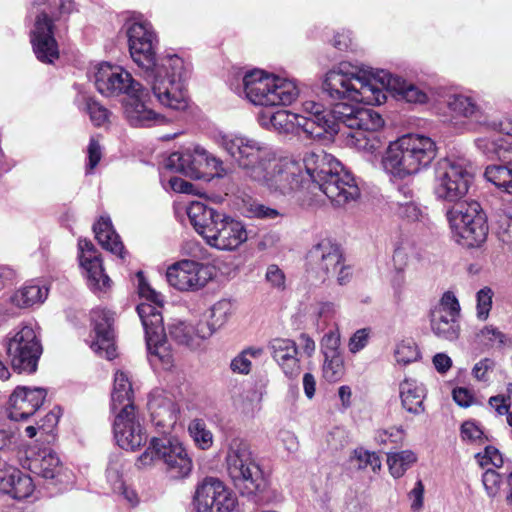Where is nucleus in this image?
<instances>
[{"mask_svg":"<svg viewBox=\"0 0 512 512\" xmlns=\"http://www.w3.org/2000/svg\"><path fill=\"white\" fill-rule=\"evenodd\" d=\"M482 482L489 497L494 498L498 495L502 482V477L498 472L487 469L482 476Z\"/></svg>","mask_w":512,"mask_h":512,"instance_id":"53","label":"nucleus"},{"mask_svg":"<svg viewBox=\"0 0 512 512\" xmlns=\"http://www.w3.org/2000/svg\"><path fill=\"white\" fill-rule=\"evenodd\" d=\"M34 489L32 478L10 462L3 470H0V492L21 500L31 496Z\"/></svg>","mask_w":512,"mask_h":512,"instance_id":"26","label":"nucleus"},{"mask_svg":"<svg viewBox=\"0 0 512 512\" xmlns=\"http://www.w3.org/2000/svg\"><path fill=\"white\" fill-rule=\"evenodd\" d=\"M326 196L336 207H343L360 196V190L352 174L342 166L327 179L317 183H311L308 190H298L296 203L303 208H314L324 202Z\"/></svg>","mask_w":512,"mask_h":512,"instance_id":"12","label":"nucleus"},{"mask_svg":"<svg viewBox=\"0 0 512 512\" xmlns=\"http://www.w3.org/2000/svg\"><path fill=\"white\" fill-rule=\"evenodd\" d=\"M266 280L278 289H283L285 286V275L283 271L275 264L268 266L266 271Z\"/></svg>","mask_w":512,"mask_h":512,"instance_id":"64","label":"nucleus"},{"mask_svg":"<svg viewBox=\"0 0 512 512\" xmlns=\"http://www.w3.org/2000/svg\"><path fill=\"white\" fill-rule=\"evenodd\" d=\"M88 162L86 165V174L92 173L94 168L98 165V163L101 160L102 153H101V147L94 138L90 139L89 145H88Z\"/></svg>","mask_w":512,"mask_h":512,"instance_id":"60","label":"nucleus"},{"mask_svg":"<svg viewBox=\"0 0 512 512\" xmlns=\"http://www.w3.org/2000/svg\"><path fill=\"white\" fill-rule=\"evenodd\" d=\"M447 105L456 116L474 118L480 122V109L471 97L461 94L452 95L449 97Z\"/></svg>","mask_w":512,"mask_h":512,"instance_id":"38","label":"nucleus"},{"mask_svg":"<svg viewBox=\"0 0 512 512\" xmlns=\"http://www.w3.org/2000/svg\"><path fill=\"white\" fill-rule=\"evenodd\" d=\"M496 236L498 240L512 248V215L501 214L496 222Z\"/></svg>","mask_w":512,"mask_h":512,"instance_id":"48","label":"nucleus"},{"mask_svg":"<svg viewBox=\"0 0 512 512\" xmlns=\"http://www.w3.org/2000/svg\"><path fill=\"white\" fill-rule=\"evenodd\" d=\"M242 92L252 104L266 107L290 105L299 96L293 80L257 69L243 76Z\"/></svg>","mask_w":512,"mask_h":512,"instance_id":"10","label":"nucleus"},{"mask_svg":"<svg viewBox=\"0 0 512 512\" xmlns=\"http://www.w3.org/2000/svg\"><path fill=\"white\" fill-rule=\"evenodd\" d=\"M213 333L214 328L208 321H199L196 325L177 321L169 326L171 338L190 348L198 347L201 340L211 337Z\"/></svg>","mask_w":512,"mask_h":512,"instance_id":"28","label":"nucleus"},{"mask_svg":"<svg viewBox=\"0 0 512 512\" xmlns=\"http://www.w3.org/2000/svg\"><path fill=\"white\" fill-rule=\"evenodd\" d=\"M166 167L196 179H200L206 173V169H210L212 175L219 177L226 173L223 162L200 146L172 153L166 161Z\"/></svg>","mask_w":512,"mask_h":512,"instance_id":"17","label":"nucleus"},{"mask_svg":"<svg viewBox=\"0 0 512 512\" xmlns=\"http://www.w3.org/2000/svg\"><path fill=\"white\" fill-rule=\"evenodd\" d=\"M370 337V330L367 328L357 330L349 340V350L352 353L361 351L367 344Z\"/></svg>","mask_w":512,"mask_h":512,"instance_id":"59","label":"nucleus"},{"mask_svg":"<svg viewBox=\"0 0 512 512\" xmlns=\"http://www.w3.org/2000/svg\"><path fill=\"white\" fill-rule=\"evenodd\" d=\"M151 421L161 434H168L178 420L179 408L173 399L162 394H154L148 402Z\"/></svg>","mask_w":512,"mask_h":512,"instance_id":"25","label":"nucleus"},{"mask_svg":"<svg viewBox=\"0 0 512 512\" xmlns=\"http://www.w3.org/2000/svg\"><path fill=\"white\" fill-rule=\"evenodd\" d=\"M259 123L266 129H273L279 133H296L308 130L311 122H304L301 115L287 110H278L272 114L261 113Z\"/></svg>","mask_w":512,"mask_h":512,"instance_id":"30","label":"nucleus"},{"mask_svg":"<svg viewBox=\"0 0 512 512\" xmlns=\"http://www.w3.org/2000/svg\"><path fill=\"white\" fill-rule=\"evenodd\" d=\"M493 292L489 287L480 289L476 294L477 300V317L484 321L488 318L492 307Z\"/></svg>","mask_w":512,"mask_h":512,"instance_id":"51","label":"nucleus"},{"mask_svg":"<svg viewBox=\"0 0 512 512\" xmlns=\"http://www.w3.org/2000/svg\"><path fill=\"white\" fill-rule=\"evenodd\" d=\"M95 237L98 243L106 250L124 259L125 250L119 235L113 229L111 220L108 217H101L93 226Z\"/></svg>","mask_w":512,"mask_h":512,"instance_id":"33","label":"nucleus"},{"mask_svg":"<svg viewBox=\"0 0 512 512\" xmlns=\"http://www.w3.org/2000/svg\"><path fill=\"white\" fill-rule=\"evenodd\" d=\"M6 351L14 370L33 373L42 354V345L35 327L23 324L6 338Z\"/></svg>","mask_w":512,"mask_h":512,"instance_id":"16","label":"nucleus"},{"mask_svg":"<svg viewBox=\"0 0 512 512\" xmlns=\"http://www.w3.org/2000/svg\"><path fill=\"white\" fill-rule=\"evenodd\" d=\"M395 212L408 221H417L421 216V209L414 199L408 201L396 200Z\"/></svg>","mask_w":512,"mask_h":512,"instance_id":"50","label":"nucleus"},{"mask_svg":"<svg viewBox=\"0 0 512 512\" xmlns=\"http://www.w3.org/2000/svg\"><path fill=\"white\" fill-rule=\"evenodd\" d=\"M435 309L443 310L449 313V315L458 317L460 312V305L454 293L448 291L443 294L439 305Z\"/></svg>","mask_w":512,"mask_h":512,"instance_id":"57","label":"nucleus"},{"mask_svg":"<svg viewBox=\"0 0 512 512\" xmlns=\"http://www.w3.org/2000/svg\"><path fill=\"white\" fill-rule=\"evenodd\" d=\"M483 431L472 421H466L461 426V437L465 441L476 442L481 440Z\"/></svg>","mask_w":512,"mask_h":512,"instance_id":"63","label":"nucleus"},{"mask_svg":"<svg viewBox=\"0 0 512 512\" xmlns=\"http://www.w3.org/2000/svg\"><path fill=\"white\" fill-rule=\"evenodd\" d=\"M78 249L80 264L89 263V261L99 258L96 248L90 240L79 239Z\"/></svg>","mask_w":512,"mask_h":512,"instance_id":"61","label":"nucleus"},{"mask_svg":"<svg viewBox=\"0 0 512 512\" xmlns=\"http://www.w3.org/2000/svg\"><path fill=\"white\" fill-rule=\"evenodd\" d=\"M476 146L489 159H498L503 163L512 162V142L509 138L501 136L478 138Z\"/></svg>","mask_w":512,"mask_h":512,"instance_id":"34","label":"nucleus"},{"mask_svg":"<svg viewBox=\"0 0 512 512\" xmlns=\"http://www.w3.org/2000/svg\"><path fill=\"white\" fill-rule=\"evenodd\" d=\"M476 457L478 458L479 464L481 466L492 464L494 467L500 468L503 466L504 463L502 454L497 448L493 446H487L485 448L484 454L481 455L479 453L476 455Z\"/></svg>","mask_w":512,"mask_h":512,"instance_id":"55","label":"nucleus"},{"mask_svg":"<svg viewBox=\"0 0 512 512\" xmlns=\"http://www.w3.org/2000/svg\"><path fill=\"white\" fill-rule=\"evenodd\" d=\"M408 498L412 511L420 512L424 505V485L421 480H418L414 488L408 493Z\"/></svg>","mask_w":512,"mask_h":512,"instance_id":"62","label":"nucleus"},{"mask_svg":"<svg viewBox=\"0 0 512 512\" xmlns=\"http://www.w3.org/2000/svg\"><path fill=\"white\" fill-rule=\"evenodd\" d=\"M94 84L103 96L125 94V116L134 127H150L159 121L160 115L148 107L151 95L148 89L134 80L129 72L120 66L100 63L94 73Z\"/></svg>","mask_w":512,"mask_h":512,"instance_id":"4","label":"nucleus"},{"mask_svg":"<svg viewBox=\"0 0 512 512\" xmlns=\"http://www.w3.org/2000/svg\"><path fill=\"white\" fill-rule=\"evenodd\" d=\"M447 219L456 241L466 247H477L487 237L486 215L476 201L458 202L447 211Z\"/></svg>","mask_w":512,"mask_h":512,"instance_id":"15","label":"nucleus"},{"mask_svg":"<svg viewBox=\"0 0 512 512\" xmlns=\"http://www.w3.org/2000/svg\"><path fill=\"white\" fill-rule=\"evenodd\" d=\"M262 355V348L245 349L231 361L230 368L234 373L248 374L251 370L252 359H258Z\"/></svg>","mask_w":512,"mask_h":512,"instance_id":"44","label":"nucleus"},{"mask_svg":"<svg viewBox=\"0 0 512 512\" xmlns=\"http://www.w3.org/2000/svg\"><path fill=\"white\" fill-rule=\"evenodd\" d=\"M394 356L397 363L407 365L418 359L419 352L413 341H402L397 344Z\"/></svg>","mask_w":512,"mask_h":512,"instance_id":"47","label":"nucleus"},{"mask_svg":"<svg viewBox=\"0 0 512 512\" xmlns=\"http://www.w3.org/2000/svg\"><path fill=\"white\" fill-rule=\"evenodd\" d=\"M47 397L42 387L17 386L9 397V417L11 420H26L34 415Z\"/></svg>","mask_w":512,"mask_h":512,"instance_id":"23","label":"nucleus"},{"mask_svg":"<svg viewBox=\"0 0 512 512\" xmlns=\"http://www.w3.org/2000/svg\"><path fill=\"white\" fill-rule=\"evenodd\" d=\"M475 166L464 156H448L435 166L434 195L438 200L458 203L473 183Z\"/></svg>","mask_w":512,"mask_h":512,"instance_id":"11","label":"nucleus"},{"mask_svg":"<svg viewBox=\"0 0 512 512\" xmlns=\"http://www.w3.org/2000/svg\"><path fill=\"white\" fill-rule=\"evenodd\" d=\"M216 142L245 176L271 190V172L281 160L269 144L244 134H221Z\"/></svg>","mask_w":512,"mask_h":512,"instance_id":"7","label":"nucleus"},{"mask_svg":"<svg viewBox=\"0 0 512 512\" xmlns=\"http://www.w3.org/2000/svg\"><path fill=\"white\" fill-rule=\"evenodd\" d=\"M437 156L433 139L421 134H406L389 143L381 165L393 179L404 180L427 169Z\"/></svg>","mask_w":512,"mask_h":512,"instance_id":"6","label":"nucleus"},{"mask_svg":"<svg viewBox=\"0 0 512 512\" xmlns=\"http://www.w3.org/2000/svg\"><path fill=\"white\" fill-rule=\"evenodd\" d=\"M211 326L214 332L221 327L233 313V305L229 300L223 299L216 302L210 310Z\"/></svg>","mask_w":512,"mask_h":512,"instance_id":"45","label":"nucleus"},{"mask_svg":"<svg viewBox=\"0 0 512 512\" xmlns=\"http://www.w3.org/2000/svg\"><path fill=\"white\" fill-rule=\"evenodd\" d=\"M168 283L179 291H197L213 278L212 268L193 260H181L166 272Z\"/></svg>","mask_w":512,"mask_h":512,"instance_id":"19","label":"nucleus"},{"mask_svg":"<svg viewBox=\"0 0 512 512\" xmlns=\"http://www.w3.org/2000/svg\"><path fill=\"white\" fill-rule=\"evenodd\" d=\"M138 292L145 301L137 305V313L141 319L147 349L152 356H155L165 366L170 367L173 359L165 342V328L163 317L160 312L162 297L146 282L143 273L138 272Z\"/></svg>","mask_w":512,"mask_h":512,"instance_id":"9","label":"nucleus"},{"mask_svg":"<svg viewBox=\"0 0 512 512\" xmlns=\"http://www.w3.org/2000/svg\"><path fill=\"white\" fill-rule=\"evenodd\" d=\"M340 337L335 332H329L324 335L321 346L324 357L340 355L339 353Z\"/></svg>","mask_w":512,"mask_h":512,"instance_id":"56","label":"nucleus"},{"mask_svg":"<svg viewBox=\"0 0 512 512\" xmlns=\"http://www.w3.org/2000/svg\"><path fill=\"white\" fill-rule=\"evenodd\" d=\"M417 461L416 454L411 450H402L387 454V465L392 477H402Z\"/></svg>","mask_w":512,"mask_h":512,"instance_id":"40","label":"nucleus"},{"mask_svg":"<svg viewBox=\"0 0 512 512\" xmlns=\"http://www.w3.org/2000/svg\"><path fill=\"white\" fill-rule=\"evenodd\" d=\"M188 431L196 446L207 450L213 445V434L201 419H194L188 426Z\"/></svg>","mask_w":512,"mask_h":512,"instance_id":"43","label":"nucleus"},{"mask_svg":"<svg viewBox=\"0 0 512 512\" xmlns=\"http://www.w3.org/2000/svg\"><path fill=\"white\" fill-rule=\"evenodd\" d=\"M156 461H161L166 472L174 479L188 477L193 469V460L188 450L176 438L153 437L136 464L144 468L152 466Z\"/></svg>","mask_w":512,"mask_h":512,"instance_id":"14","label":"nucleus"},{"mask_svg":"<svg viewBox=\"0 0 512 512\" xmlns=\"http://www.w3.org/2000/svg\"><path fill=\"white\" fill-rule=\"evenodd\" d=\"M124 462L119 456L111 457L106 471L108 482L114 490H117L119 484H124L122 479Z\"/></svg>","mask_w":512,"mask_h":512,"instance_id":"49","label":"nucleus"},{"mask_svg":"<svg viewBox=\"0 0 512 512\" xmlns=\"http://www.w3.org/2000/svg\"><path fill=\"white\" fill-rule=\"evenodd\" d=\"M91 320L95 332V340L90 345L91 349L100 356L113 359L116 352L112 328L114 314L104 308H95L91 311Z\"/></svg>","mask_w":512,"mask_h":512,"instance_id":"24","label":"nucleus"},{"mask_svg":"<svg viewBox=\"0 0 512 512\" xmlns=\"http://www.w3.org/2000/svg\"><path fill=\"white\" fill-rule=\"evenodd\" d=\"M194 504L197 512H235V493L216 477H205L195 490Z\"/></svg>","mask_w":512,"mask_h":512,"instance_id":"18","label":"nucleus"},{"mask_svg":"<svg viewBox=\"0 0 512 512\" xmlns=\"http://www.w3.org/2000/svg\"><path fill=\"white\" fill-rule=\"evenodd\" d=\"M344 374V362L341 355L325 357L323 377L329 382H337Z\"/></svg>","mask_w":512,"mask_h":512,"instance_id":"46","label":"nucleus"},{"mask_svg":"<svg viewBox=\"0 0 512 512\" xmlns=\"http://www.w3.org/2000/svg\"><path fill=\"white\" fill-rule=\"evenodd\" d=\"M80 265L86 271L88 284L92 289L102 290L109 286L110 278L104 273L100 258Z\"/></svg>","mask_w":512,"mask_h":512,"instance_id":"41","label":"nucleus"},{"mask_svg":"<svg viewBox=\"0 0 512 512\" xmlns=\"http://www.w3.org/2000/svg\"><path fill=\"white\" fill-rule=\"evenodd\" d=\"M357 460L359 461V468L365 469L370 467L373 472H377L381 469V459L375 452L368 450L359 449L355 451Z\"/></svg>","mask_w":512,"mask_h":512,"instance_id":"52","label":"nucleus"},{"mask_svg":"<svg viewBox=\"0 0 512 512\" xmlns=\"http://www.w3.org/2000/svg\"><path fill=\"white\" fill-rule=\"evenodd\" d=\"M421 260L420 249L409 238H400L394 248L393 263L397 270L415 266Z\"/></svg>","mask_w":512,"mask_h":512,"instance_id":"37","label":"nucleus"},{"mask_svg":"<svg viewBox=\"0 0 512 512\" xmlns=\"http://www.w3.org/2000/svg\"><path fill=\"white\" fill-rule=\"evenodd\" d=\"M33 51L38 60L53 63L59 57V49L54 37V24L46 12L36 15L33 29L30 32Z\"/></svg>","mask_w":512,"mask_h":512,"instance_id":"22","label":"nucleus"},{"mask_svg":"<svg viewBox=\"0 0 512 512\" xmlns=\"http://www.w3.org/2000/svg\"><path fill=\"white\" fill-rule=\"evenodd\" d=\"M48 296V288L29 282L19 288L10 297V301L18 308H29L42 304Z\"/></svg>","mask_w":512,"mask_h":512,"instance_id":"35","label":"nucleus"},{"mask_svg":"<svg viewBox=\"0 0 512 512\" xmlns=\"http://www.w3.org/2000/svg\"><path fill=\"white\" fill-rule=\"evenodd\" d=\"M338 308V305L334 302H319L314 307V314L317 316L318 319L326 322L333 319L336 316Z\"/></svg>","mask_w":512,"mask_h":512,"instance_id":"58","label":"nucleus"},{"mask_svg":"<svg viewBox=\"0 0 512 512\" xmlns=\"http://www.w3.org/2000/svg\"><path fill=\"white\" fill-rule=\"evenodd\" d=\"M186 212L196 232L213 248L234 251L248 240V231L240 220L202 202H192Z\"/></svg>","mask_w":512,"mask_h":512,"instance_id":"8","label":"nucleus"},{"mask_svg":"<svg viewBox=\"0 0 512 512\" xmlns=\"http://www.w3.org/2000/svg\"><path fill=\"white\" fill-rule=\"evenodd\" d=\"M269 347L273 359L289 378H296L301 372L298 358V348L291 339L274 338L270 341Z\"/></svg>","mask_w":512,"mask_h":512,"instance_id":"27","label":"nucleus"},{"mask_svg":"<svg viewBox=\"0 0 512 512\" xmlns=\"http://www.w3.org/2000/svg\"><path fill=\"white\" fill-rule=\"evenodd\" d=\"M431 329L437 337L448 341L456 340L460 330L457 317L436 309L431 313Z\"/></svg>","mask_w":512,"mask_h":512,"instance_id":"36","label":"nucleus"},{"mask_svg":"<svg viewBox=\"0 0 512 512\" xmlns=\"http://www.w3.org/2000/svg\"><path fill=\"white\" fill-rule=\"evenodd\" d=\"M242 214L247 218L263 220H274L282 216L277 209L268 207L254 199H247L243 201Z\"/></svg>","mask_w":512,"mask_h":512,"instance_id":"42","label":"nucleus"},{"mask_svg":"<svg viewBox=\"0 0 512 512\" xmlns=\"http://www.w3.org/2000/svg\"><path fill=\"white\" fill-rule=\"evenodd\" d=\"M113 432L117 444L126 450L139 448L147 441V434L136 410L128 408L115 413Z\"/></svg>","mask_w":512,"mask_h":512,"instance_id":"21","label":"nucleus"},{"mask_svg":"<svg viewBox=\"0 0 512 512\" xmlns=\"http://www.w3.org/2000/svg\"><path fill=\"white\" fill-rule=\"evenodd\" d=\"M134 392L128 375L123 371H117L114 377L111 393V410L113 413L123 409L136 410L133 404Z\"/></svg>","mask_w":512,"mask_h":512,"instance_id":"32","label":"nucleus"},{"mask_svg":"<svg viewBox=\"0 0 512 512\" xmlns=\"http://www.w3.org/2000/svg\"><path fill=\"white\" fill-rule=\"evenodd\" d=\"M323 89L334 100L348 99L367 105H380L386 91L409 103H425L427 95L419 87L385 70H367L350 62H340L324 78Z\"/></svg>","mask_w":512,"mask_h":512,"instance_id":"2","label":"nucleus"},{"mask_svg":"<svg viewBox=\"0 0 512 512\" xmlns=\"http://www.w3.org/2000/svg\"><path fill=\"white\" fill-rule=\"evenodd\" d=\"M303 111L307 116L301 115V119L311 122V127L304 133L311 138H321L325 133H340L347 146L369 154L378 152L383 146L379 130L384 121L373 109L337 103L332 110H326L320 103L306 101Z\"/></svg>","mask_w":512,"mask_h":512,"instance_id":"3","label":"nucleus"},{"mask_svg":"<svg viewBox=\"0 0 512 512\" xmlns=\"http://www.w3.org/2000/svg\"><path fill=\"white\" fill-rule=\"evenodd\" d=\"M427 390L423 383L412 378H405L399 383L401 405L408 413L420 415L425 412L424 400Z\"/></svg>","mask_w":512,"mask_h":512,"instance_id":"31","label":"nucleus"},{"mask_svg":"<svg viewBox=\"0 0 512 512\" xmlns=\"http://www.w3.org/2000/svg\"><path fill=\"white\" fill-rule=\"evenodd\" d=\"M30 470L46 480L62 484L69 480V474L63 471L59 457L50 449H43L30 461Z\"/></svg>","mask_w":512,"mask_h":512,"instance_id":"29","label":"nucleus"},{"mask_svg":"<svg viewBox=\"0 0 512 512\" xmlns=\"http://www.w3.org/2000/svg\"><path fill=\"white\" fill-rule=\"evenodd\" d=\"M225 462L231 481L242 495H255L261 490L263 474L245 440L239 437L229 440Z\"/></svg>","mask_w":512,"mask_h":512,"instance_id":"13","label":"nucleus"},{"mask_svg":"<svg viewBox=\"0 0 512 512\" xmlns=\"http://www.w3.org/2000/svg\"><path fill=\"white\" fill-rule=\"evenodd\" d=\"M86 110L90 115L91 121L96 126H101L108 120L109 111L91 98L86 101Z\"/></svg>","mask_w":512,"mask_h":512,"instance_id":"54","label":"nucleus"},{"mask_svg":"<svg viewBox=\"0 0 512 512\" xmlns=\"http://www.w3.org/2000/svg\"><path fill=\"white\" fill-rule=\"evenodd\" d=\"M340 166L333 155L322 149L306 152L302 162L282 159L271 172V192L289 195L296 202L298 190H308L311 183L320 184Z\"/></svg>","mask_w":512,"mask_h":512,"instance_id":"5","label":"nucleus"},{"mask_svg":"<svg viewBox=\"0 0 512 512\" xmlns=\"http://www.w3.org/2000/svg\"><path fill=\"white\" fill-rule=\"evenodd\" d=\"M307 266L322 280L336 275L343 260L339 245L330 239H322L307 254Z\"/></svg>","mask_w":512,"mask_h":512,"instance_id":"20","label":"nucleus"},{"mask_svg":"<svg viewBox=\"0 0 512 512\" xmlns=\"http://www.w3.org/2000/svg\"><path fill=\"white\" fill-rule=\"evenodd\" d=\"M484 176L496 187L512 195V161L510 163L488 166Z\"/></svg>","mask_w":512,"mask_h":512,"instance_id":"39","label":"nucleus"},{"mask_svg":"<svg viewBox=\"0 0 512 512\" xmlns=\"http://www.w3.org/2000/svg\"><path fill=\"white\" fill-rule=\"evenodd\" d=\"M129 51L133 61L142 69V76L150 85L157 101L172 110L188 106L185 81L189 68L177 55H169L156 62L157 38L152 25L146 21L133 22L127 29Z\"/></svg>","mask_w":512,"mask_h":512,"instance_id":"1","label":"nucleus"}]
</instances>
